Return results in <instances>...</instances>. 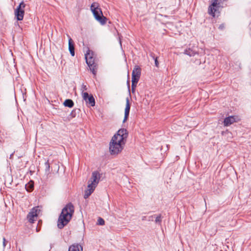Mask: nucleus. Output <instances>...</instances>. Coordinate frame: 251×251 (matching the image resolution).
I'll use <instances>...</instances> for the list:
<instances>
[{
    "label": "nucleus",
    "instance_id": "nucleus-1",
    "mask_svg": "<svg viewBox=\"0 0 251 251\" xmlns=\"http://www.w3.org/2000/svg\"><path fill=\"white\" fill-rule=\"evenodd\" d=\"M128 133L125 128L120 129L112 137L109 143V151L111 155H117L123 150Z\"/></svg>",
    "mask_w": 251,
    "mask_h": 251
},
{
    "label": "nucleus",
    "instance_id": "nucleus-2",
    "mask_svg": "<svg viewBox=\"0 0 251 251\" xmlns=\"http://www.w3.org/2000/svg\"><path fill=\"white\" fill-rule=\"evenodd\" d=\"M75 208L71 202L67 204L62 209L57 222V226L62 229L66 226L72 218L74 213Z\"/></svg>",
    "mask_w": 251,
    "mask_h": 251
},
{
    "label": "nucleus",
    "instance_id": "nucleus-3",
    "mask_svg": "<svg viewBox=\"0 0 251 251\" xmlns=\"http://www.w3.org/2000/svg\"><path fill=\"white\" fill-rule=\"evenodd\" d=\"M99 7L100 5L98 2H93L91 5V10L95 19L103 25L106 24L107 19L103 16L102 11Z\"/></svg>",
    "mask_w": 251,
    "mask_h": 251
},
{
    "label": "nucleus",
    "instance_id": "nucleus-4",
    "mask_svg": "<svg viewBox=\"0 0 251 251\" xmlns=\"http://www.w3.org/2000/svg\"><path fill=\"white\" fill-rule=\"evenodd\" d=\"M93 52L90 50L85 54V58L90 71L96 75L97 70V65L95 62V58L93 56Z\"/></svg>",
    "mask_w": 251,
    "mask_h": 251
},
{
    "label": "nucleus",
    "instance_id": "nucleus-5",
    "mask_svg": "<svg viewBox=\"0 0 251 251\" xmlns=\"http://www.w3.org/2000/svg\"><path fill=\"white\" fill-rule=\"evenodd\" d=\"M219 7L220 2L219 0H212L211 4L208 9V13L213 17H215L217 13L218 14L220 13Z\"/></svg>",
    "mask_w": 251,
    "mask_h": 251
},
{
    "label": "nucleus",
    "instance_id": "nucleus-6",
    "mask_svg": "<svg viewBox=\"0 0 251 251\" xmlns=\"http://www.w3.org/2000/svg\"><path fill=\"white\" fill-rule=\"evenodd\" d=\"M40 211V210L38 207H35L32 208L27 216V219L28 222L30 223H33Z\"/></svg>",
    "mask_w": 251,
    "mask_h": 251
},
{
    "label": "nucleus",
    "instance_id": "nucleus-7",
    "mask_svg": "<svg viewBox=\"0 0 251 251\" xmlns=\"http://www.w3.org/2000/svg\"><path fill=\"white\" fill-rule=\"evenodd\" d=\"M100 179V174L98 171H94L92 174L91 177L89 180L88 184L96 187Z\"/></svg>",
    "mask_w": 251,
    "mask_h": 251
},
{
    "label": "nucleus",
    "instance_id": "nucleus-8",
    "mask_svg": "<svg viewBox=\"0 0 251 251\" xmlns=\"http://www.w3.org/2000/svg\"><path fill=\"white\" fill-rule=\"evenodd\" d=\"M141 74V69L139 66H135L132 72V80L139 81Z\"/></svg>",
    "mask_w": 251,
    "mask_h": 251
},
{
    "label": "nucleus",
    "instance_id": "nucleus-9",
    "mask_svg": "<svg viewBox=\"0 0 251 251\" xmlns=\"http://www.w3.org/2000/svg\"><path fill=\"white\" fill-rule=\"evenodd\" d=\"M83 99L87 103L91 106H94L95 105V100L94 97L92 95L89 96L88 93L85 92L83 94Z\"/></svg>",
    "mask_w": 251,
    "mask_h": 251
},
{
    "label": "nucleus",
    "instance_id": "nucleus-10",
    "mask_svg": "<svg viewBox=\"0 0 251 251\" xmlns=\"http://www.w3.org/2000/svg\"><path fill=\"white\" fill-rule=\"evenodd\" d=\"M130 109V105L129 103V99L127 98L126 99V105L125 110V117L123 120V123H125L127 120L129 114Z\"/></svg>",
    "mask_w": 251,
    "mask_h": 251
},
{
    "label": "nucleus",
    "instance_id": "nucleus-11",
    "mask_svg": "<svg viewBox=\"0 0 251 251\" xmlns=\"http://www.w3.org/2000/svg\"><path fill=\"white\" fill-rule=\"evenodd\" d=\"M236 122V118L235 116H231L226 117L224 121V125L225 126H227Z\"/></svg>",
    "mask_w": 251,
    "mask_h": 251
},
{
    "label": "nucleus",
    "instance_id": "nucleus-12",
    "mask_svg": "<svg viewBox=\"0 0 251 251\" xmlns=\"http://www.w3.org/2000/svg\"><path fill=\"white\" fill-rule=\"evenodd\" d=\"M68 37L69 38V50L70 52L71 55L72 56H74L75 54L74 43L73 40L70 37V36L68 35Z\"/></svg>",
    "mask_w": 251,
    "mask_h": 251
},
{
    "label": "nucleus",
    "instance_id": "nucleus-13",
    "mask_svg": "<svg viewBox=\"0 0 251 251\" xmlns=\"http://www.w3.org/2000/svg\"><path fill=\"white\" fill-rule=\"evenodd\" d=\"M25 10H22L21 9L16 8L15 11V14L17 20L22 21L23 20L24 16Z\"/></svg>",
    "mask_w": 251,
    "mask_h": 251
},
{
    "label": "nucleus",
    "instance_id": "nucleus-14",
    "mask_svg": "<svg viewBox=\"0 0 251 251\" xmlns=\"http://www.w3.org/2000/svg\"><path fill=\"white\" fill-rule=\"evenodd\" d=\"M96 187L88 184V188L87 190H86L85 191L84 198V199L88 198L91 195V194L94 192Z\"/></svg>",
    "mask_w": 251,
    "mask_h": 251
},
{
    "label": "nucleus",
    "instance_id": "nucleus-15",
    "mask_svg": "<svg viewBox=\"0 0 251 251\" xmlns=\"http://www.w3.org/2000/svg\"><path fill=\"white\" fill-rule=\"evenodd\" d=\"M82 247L79 244L73 245L69 248L68 251H82Z\"/></svg>",
    "mask_w": 251,
    "mask_h": 251
},
{
    "label": "nucleus",
    "instance_id": "nucleus-16",
    "mask_svg": "<svg viewBox=\"0 0 251 251\" xmlns=\"http://www.w3.org/2000/svg\"><path fill=\"white\" fill-rule=\"evenodd\" d=\"M184 53L185 54H186V55L189 56H194L196 54H198V52L190 48H189V49H186L184 50Z\"/></svg>",
    "mask_w": 251,
    "mask_h": 251
},
{
    "label": "nucleus",
    "instance_id": "nucleus-17",
    "mask_svg": "<svg viewBox=\"0 0 251 251\" xmlns=\"http://www.w3.org/2000/svg\"><path fill=\"white\" fill-rule=\"evenodd\" d=\"M63 104L66 107L72 108L73 107L74 103L72 100L67 99L64 101Z\"/></svg>",
    "mask_w": 251,
    "mask_h": 251
},
{
    "label": "nucleus",
    "instance_id": "nucleus-18",
    "mask_svg": "<svg viewBox=\"0 0 251 251\" xmlns=\"http://www.w3.org/2000/svg\"><path fill=\"white\" fill-rule=\"evenodd\" d=\"M132 81V85H131V91L133 93L135 91V89L137 86V84L138 81L135 80H131Z\"/></svg>",
    "mask_w": 251,
    "mask_h": 251
},
{
    "label": "nucleus",
    "instance_id": "nucleus-19",
    "mask_svg": "<svg viewBox=\"0 0 251 251\" xmlns=\"http://www.w3.org/2000/svg\"><path fill=\"white\" fill-rule=\"evenodd\" d=\"M45 170L46 173H50V165L49 160H47L45 163Z\"/></svg>",
    "mask_w": 251,
    "mask_h": 251
},
{
    "label": "nucleus",
    "instance_id": "nucleus-20",
    "mask_svg": "<svg viewBox=\"0 0 251 251\" xmlns=\"http://www.w3.org/2000/svg\"><path fill=\"white\" fill-rule=\"evenodd\" d=\"M25 188L27 191L30 192L32 190V189L33 188V184H30V183H28V184H26Z\"/></svg>",
    "mask_w": 251,
    "mask_h": 251
},
{
    "label": "nucleus",
    "instance_id": "nucleus-21",
    "mask_svg": "<svg viewBox=\"0 0 251 251\" xmlns=\"http://www.w3.org/2000/svg\"><path fill=\"white\" fill-rule=\"evenodd\" d=\"M105 222L104 220L100 218L99 217L98 219L97 224L100 226H103L104 225Z\"/></svg>",
    "mask_w": 251,
    "mask_h": 251
},
{
    "label": "nucleus",
    "instance_id": "nucleus-22",
    "mask_svg": "<svg viewBox=\"0 0 251 251\" xmlns=\"http://www.w3.org/2000/svg\"><path fill=\"white\" fill-rule=\"evenodd\" d=\"M155 222L156 223L161 224V215L159 214L157 215L155 218Z\"/></svg>",
    "mask_w": 251,
    "mask_h": 251
},
{
    "label": "nucleus",
    "instance_id": "nucleus-23",
    "mask_svg": "<svg viewBox=\"0 0 251 251\" xmlns=\"http://www.w3.org/2000/svg\"><path fill=\"white\" fill-rule=\"evenodd\" d=\"M25 3H24V1H22L21 2H20V3L19 4V6L17 7V8L19 9H21L22 10H24L25 8Z\"/></svg>",
    "mask_w": 251,
    "mask_h": 251
},
{
    "label": "nucleus",
    "instance_id": "nucleus-24",
    "mask_svg": "<svg viewBox=\"0 0 251 251\" xmlns=\"http://www.w3.org/2000/svg\"><path fill=\"white\" fill-rule=\"evenodd\" d=\"M151 56L153 58V59H154V61H155V65L156 67H158V65H159V63H158V61L157 60V57H155L154 55H153L152 54H151Z\"/></svg>",
    "mask_w": 251,
    "mask_h": 251
},
{
    "label": "nucleus",
    "instance_id": "nucleus-25",
    "mask_svg": "<svg viewBox=\"0 0 251 251\" xmlns=\"http://www.w3.org/2000/svg\"><path fill=\"white\" fill-rule=\"evenodd\" d=\"M70 116L72 118H74L76 116V109L73 110L72 111L70 114Z\"/></svg>",
    "mask_w": 251,
    "mask_h": 251
},
{
    "label": "nucleus",
    "instance_id": "nucleus-26",
    "mask_svg": "<svg viewBox=\"0 0 251 251\" xmlns=\"http://www.w3.org/2000/svg\"><path fill=\"white\" fill-rule=\"evenodd\" d=\"M225 24H222L221 25H220L219 26V28L221 30H223L225 28Z\"/></svg>",
    "mask_w": 251,
    "mask_h": 251
},
{
    "label": "nucleus",
    "instance_id": "nucleus-27",
    "mask_svg": "<svg viewBox=\"0 0 251 251\" xmlns=\"http://www.w3.org/2000/svg\"><path fill=\"white\" fill-rule=\"evenodd\" d=\"M195 63L197 64V65H200L201 64V61L200 59H196L195 61Z\"/></svg>",
    "mask_w": 251,
    "mask_h": 251
},
{
    "label": "nucleus",
    "instance_id": "nucleus-28",
    "mask_svg": "<svg viewBox=\"0 0 251 251\" xmlns=\"http://www.w3.org/2000/svg\"><path fill=\"white\" fill-rule=\"evenodd\" d=\"M6 239L4 237H3V246L4 247H5L6 246Z\"/></svg>",
    "mask_w": 251,
    "mask_h": 251
}]
</instances>
